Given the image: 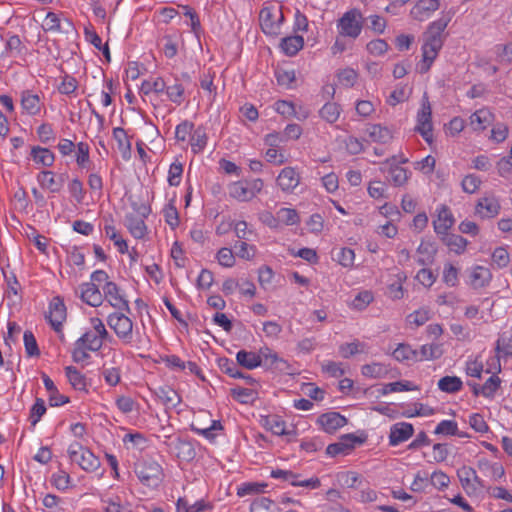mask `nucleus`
<instances>
[{"label": "nucleus", "mask_w": 512, "mask_h": 512, "mask_svg": "<svg viewBox=\"0 0 512 512\" xmlns=\"http://www.w3.org/2000/svg\"><path fill=\"white\" fill-rule=\"evenodd\" d=\"M67 452L70 460L85 471H95L100 466L99 459L79 442L71 443Z\"/></svg>", "instance_id": "obj_1"}, {"label": "nucleus", "mask_w": 512, "mask_h": 512, "mask_svg": "<svg viewBox=\"0 0 512 512\" xmlns=\"http://www.w3.org/2000/svg\"><path fill=\"white\" fill-rule=\"evenodd\" d=\"M362 19L363 16L359 10L352 9L347 11L338 20L337 27L339 34L356 39L362 31Z\"/></svg>", "instance_id": "obj_2"}, {"label": "nucleus", "mask_w": 512, "mask_h": 512, "mask_svg": "<svg viewBox=\"0 0 512 512\" xmlns=\"http://www.w3.org/2000/svg\"><path fill=\"white\" fill-rule=\"evenodd\" d=\"M163 445L170 454L182 461H191L196 456L192 443L180 437L165 436Z\"/></svg>", "instance_id": "obj_3"}, {"label": "nucleus", "mask_w": 512, "mask_h": 512, "mask_svg": "<svg viewBox=\"0 0 512 512\" xmlns=\"http://www.w3.org/2000/svg\"><path fill=\"white\" fill-rule=\"evenodd\" d=\"M107 323L124 343L132 342L133 322L128 316L121 312H114L108 316Z\"/></svg>", "instance_id": "obj_4"}, {"label": "nucleus", "mask_w": 512, "mask_h": 512, "mask_svg": "<svg viewBox=\"0 0 512 512\" xmlns=\"http://www.w3.org/2000/svg\"><path fill=\"white\" fill-rule=\"evenodd\" d=\"M415 130L421 134L427 143L433 141L432 109L426 94L423 97L421 108L417 113Z\"/></svg>", "instance_id": "obj_5"}, {"label": "nucleus", "mask_w": 512, "mask_h": 512, "mask_svg": "<svg viewBox=\"0 0 512 512\" xmlns=\"http://www.w3.org/2000/svg\"><path fill=\"white\" fill-rule=\"evenodd\" d=\"M135 473L144 485L157 486L161 481L162 467L153 460L143 461L136 465Z\"/></svg>", "instance_id": "obj_6"}, {"label": "nucleus", "mask_w": 512, "mask_h": 512, "mask_svg": "<svg viewBox=\"0 0 512 512\" xmlns=\"http://www.w3.org/2000/svg\"><path fill=\"white\" fill-rule=\"evenodd\" d=\"M282 20L283 14L280 8L264 7L260 11V26L262 31L267 35L279 34Z\"/></svg>", "instance_id": "obj_7"}, {"label": "nucleus", "mask_w": 512, "mask_h": 512, "mask_svg": "<svg viewBox=\"0 0 512 512\" xmlns=\"http://www.w3.org/2000/svg\"><path fill=\"white\" fill-rule=\"evenodd\" d=\"M442 37H436L425 33V40L422 46L423 61L419 66L420 73H426L442 47Z\"/></svg>", "instance_id": "obj_8"}, {"label": "nucleus", "mask_w": 512, "mask_h": 512, "mask_svg": "<svg viewBox=\"0 0 512 512\" xmlns=\"http://www.w3.org/2000/svg\"><path fill=\"white\" fill-rule=\"evenodd\" d=\"M149 212L150 209L143 205L138 209V214L130 213L125 216V226L133 237L141 239L147 233L144 218L148 216Z\"/></svg>", "instance_id": "obj_9"}, {"label": "nucleus", "mask_w": 512, "mask_h": 512, "mask_svg": "<svg viewBox=\"0 0 512 512\" xmlns=\"http://www.w3.org/2000/svg\"><path fill=\"white\" fill-rule=\"evenodd\" d=\"M460 483L468 495H477L483 488L484 482L477 476L476 471L471 467L463 466L457 472Z\"/></svg>", "instance_id": "obj_10"}, {"label": "nucleus", "mask_w": 512, "mask_h": 512, "mask_svg": "<svg viewBox=\"0 0 512 512\" xmlns=\"http://www.w3.org/2000/svg\"><path fill=\"white\" fill-rule=\"evenodd\" d=\"M364 440V438H360L354 434H345L340 437L337 443L329 444L326 448V453L332 457L339 454L346 455L353 450L357 444H362Z\"/></svg>", "instance_id": "obj_11"}, {"label": "nucleus", "mask_w": 512, "mask_h": 512, "mask_svg": "<svg viewBox=\"0 0 512 512\" xmlns=\"http://www.w3.org/2000/svg\"><path fill=\"white\" fill-rule=\"evenodd\" d=\"M260 366H265L270 369L277 370L279 372H287L289 364L286 360L280 358L278 354L272 351L268 347L261 348L259 350Z\"/></svg>", "instance_id": "obj_12"}, {"label": "nucleus", "mask_w": 512, "mask_h": 512, "mask_svg": "<svg viewBox=\"0 0 512 512\" xmlns=\"http://www.w3.org/2000/svg\"><path fill=\"white\" fill-rule=\"evenodd\" d=\"M103 292L109 304L119 310L130 312L128 301L120 294V289L114 282H106Z\"/></svg>", "instance_id": "obj_13"}, {"label": "nucleus", "mask_w": 512, "mask_h": 512, "mask_svg": "<svg viewBox=\"0 0 512 512\" xmlns=\"http://www.w3.org/2000/svg\"><path fill=\"white\" fill-rule=\"evenodd\" d=\"M454 222L455 220L450 209L446 205H441L437 209V218L433 221L434 231L441 237L448 233Z\"/></svg>", "instance_id": "obj_14"}, {"label": "nucleus", "mask_w": 512, "mask_h": 512, "mask_svg": "<svg viewBox=\"0 0 512 512\" xmlns=\"http://www.w3.org/2000/svg\"><path fill=\"white\" fill-rule=\"evenodd\" d=\"M48 319L54 330L59 332L66 319V307L60 297H55L51 301Z\"/></svg>", "instance_id": "obj_15"}, {"label": "nucleus", "mask_w": 512, "mask_h": 512, "mask_svg": "<svg viewBox=\"0 0 512 512\" xmlns=\"http://www.w3.org/2000/svg\"><path fill=\"white\" fill-rule=\"evenodd\" d=\"M414 433L413 425L407 422H399L391 426L389 443L396 446L408 440Z\"/></svg>", "instance_id": "obj_16"}, {"label": "nucleus", "mask_w": 512, "mask_h": 512, "mask_svg": "<svg viewBox=\"0 0 512 512\" xmlns=\"http://www.w3.org/2000/svg\"><path fill=\"white\" fill-rule=\"evenodd\" d=\"M475 211L481 218H493L500 211L499 201L493 196L480 198L476 204Z\"/></svg>", "instance_id": "obj_17"}, {"label": "nucleus", "mask_w": 512, "mask_h": 512, "mask_svg": "<svg viewBox=\"0 0 512 512\" xmlns=\"http://www.w3.org/2000/svg\"><path fill=\"white\" fill-rule=\"evenodd\" d=\"M300 182L299 174L292 167H285L277 177V184L284 192H292Z\"/></svg>", "instance_id": "obj_18"}, {"label": "nucleus", "mask_w": 512, "mask_h": 512, "mask_svg": "<svg viewBox=\"0 0 512 512\" xmlns=\"http://www.w3.org/2000/svg\"><path fill=\"white\" fill-rule=\"evenodd\" d=\"M80 289V298L86 304L92 307H98L103 302V296L95 283H83L79 287Z\"/></svg>", "instance_id": "obj_19"}, {"label": "nucleus", "mask_w": 512, "mask_h": 512, "mask_svg": "<svg viewBox=\"0 0 512 512\" xmlns=\"http://www.w3.org/2000/svg\"><path fill=\"white\" fill-rule=\"evenodd\" d=\"M319 424L328 432L333 433L347 423V419L337 412H328L318 418Z\"/></svg>", "instance_id": "obj_20"}, {"label": "nucleus", "mask_w": 512, "mask_h": 512, "mask_svg": "<svg viewBox=\"0 0 512 512\" xmlns=\"http://www.w3.org/2000/svg\"><path fill=\"white\" fill-rule=\"evenodd\" d=\"M365 133L372 142L380 144H387L393 138L391 130L380 124H368L365 128Z\"/></svg>", "instance_id": "obj_21"}, {"label": "nucleus", "mask_w": 512, "mask_h": 512, "mask_svg": "<svg viewBox=\"0 0 512 512\" xmlns=\"http://www.w3.org/2000/svg\"><path fill=\"white\" fill-rule=\"evenodd\" d=\"M439 8V0H420L411 9L414 19L423 21Z\"/></svg>", "instance_id": "obj_22"}, {"label": "nucleus", "mask_w": 512, "mask_h": 512, "mask_svg": "<svg viewBox=\"0 0 512 512\" xmlns=\"http://www.w3.org/2000/svg\"><path fill=\"white\" fill-rule=\"evenodd\" d=\"M65 175L61 174L58 178H55L53 172L42 171L38 175V181L43 188L49 189L52 193L59 192L63 186Z\"/></svg>", "instance_id": "obj_23"}, {"label": "nucleus", "mask_w": 512, "mask_h": 512, "mask_svg": "<svg viewBox=\"0 0 512 512\" xmlns=\"http://www.w3.org/2000/svg\"><path fill=\"white\" fill-rule=\"evenodd\" d=\"M155 395L168 408H175L181 402V397L169 386L158 387Z\"/></svg>", "instance_id": "obj_24"}, {"label": "nucleus", "mask_w": 512, "mask_h": 512, "mask_svg": "<svg viewBox=\"0 0 512 512\" xmlns=\"http://www.w3.org/2000/svg\"><path fill=\"white\" fill-rule=\"evenodd\" d=\"M64 24V26L61 25V20L55 13L49 12L45 17L42 26L46 31H63L65 33H69L73 30L72 23L69 20L65 19Z\"/></svg>", "instance_id": "obj_25"}, {"label": "nucleus", "mask_w": 512, "mask_h": 512, "mask_svg": "<svg viewBox=\"0 0 512 512\" xmlns=\"http://www.w3.org/2000/svg\"><path fill=\"white\" fill-rule=\"evenodd\" d=\"M493 116L487 109H480L470 116V125L474 130L482 131L492 122Z\"/></svg>", "instance_id": "obj_26"}, {"label": "nucleus", "mask_w": 512, "mask_h": 512, "mask_svg": "<svg viewBox=\"0 0 512 512\" xmlns=\"http://www.w3.org/2000/svg\"><path fill=\"white\" fill-rule=\"evenodd\" d=\"M228 193L230 197L241 202H246L253 199L252 193H250L246 181H236L231 183L228 187Z\"/></svg>", "instance_id": "obj_27"}, {"label": "nucleus", "mask_w": 512, "mask_h": 512, "mask_svg": "<svg viewBox=\"0 0 512 512\" xmlns=\"http://www.w3.org/2000/svg\"><path fill=\"white\" fill-rule=\"evenodd\" d=\"M454 14H455V11L452 9L447 12H443L441 17L438 20L432 22L429 25L426 33H428L429 35L436 36V37H442L441 35H442L443 31L446 29L449 22L452 20Z\"/></svg>", "instance_id": "obj_28"}, {"label": "nucleus", "mask_w": 512, "mask_h": 512, "mask_svg": "<svg viewBox=\"0 0 512 512\" xmlns=\"http://www.w3.org/2000/svg\"><path fill=\"white\" fill-rule=\"evenodd\" d=\"M304 39L302 36H289L281 40L280 48L287 56L296 55L303 48Z\"/></svg>", "instance_id": "obj_29"}, {"label": "nucleus", "mask_w": 512, "mask_h": 512, "mask_svg": "<svg viewBox=\"0 0 512 512\" xmlns=\"http://www.w3.org/2000/svg\"><path fill=\"white\" fill-rule=\"evenodd\" d=\"M441 241L456 254H461L465 251L467 240L460 235L446 233L440 237Z\"/></svg>", "instance_id": "obj_30"}, {"label": "nucleus", "mask_w": 512, "mask_h": 512, "mask_svg": "<svg viewBox=\"0 0 512 512\" xmlns=\"http://www.w3.org/2000/svg\"><path fill=\"white\" fill-rule=\"evenodd\" d=\"M65 374L72 387L79 391L87 390V382L85 376L74 366H67Z\"/></svg>", "instance_id": "obj_31"}, {"label": "nucleus", "mask_w": 512, "mask_h": 512, "mask_svg": "<svg viewBox=\"0 0 512 512\" xmlns=\"http://www.w3.org/2000/svg\"><path fill=\"white\" fill-rule=\"evenodd\" d=\"M491 279V273L489 269L476 266L473 268L470 274V284L474 288H482L486 286Z\"/></svg>", "instance_id": "obj_32"}, {"label": "nucleus", "mask_w": 512, "mask_h": 512, "mask_svg": "<svg viewBox=\"0 0 512 512\" xmlns=\"http://www.w3.org/2000/svg\"><path fill=\"white\" fill-rule=\"evenodd\" d=\"M262 425L275 435H288L289 431L285 429V422L276 415L266 416L262 419Z\"/></svg>", "instance_id": "obj_33"}, {"label": "nucleus", "mask_w": 512, "mask_h": 512, "mask_svg": "<svg viewBox=\"0 0 512 512\" xmlns=\"http://www.w3.org/2000/svg\"><path fill=\"white\" fill-rule=\"evenodd\" d=\"M236 360L237 364L249 370L255 369L260 366L259 353L240 350L236 354Z\"/></svg>", "instance_id": "obj_34"}, {"label": "nucleus", "mask_w": 512, "mask_h": 512, "mask_svg": "<svg viewBox=\"0 0 512 512\" xmlns=\"http://www.w3.org/2000/svg\"><path fill=\"white\" fill-rule=\"evenodd\" d=\"M390 181L394 186H403L407 183L410 172L396 164H391L389 168Z\"/></svg>", "instance_id": "obj_35"}, {"label": "nucleus", "mask_w": 512, "mask_h": 512, "mask_svg": "<svg viewBox=\"0 0 512 512\" xmlns=\"http://www.w3.org/2000/svg\"><path fill=\"white\" fill-rule=\"evenodd\" d=\"M21 105L30 115H35L40 111V99L38 95L26 91L22 94Z\"/></svg>", "instance_id": "obj_36"}, {"label": "nucleus", "mask_w": 512, "mask_h": 512, "mask_svg": "<svg viewBox=\"0 0 512 512\" xmlns=\"http://www.w3.org/2000/svg\"><path fill=\"white\" fill-rule=\"evenodd\" d=\"M418 351L413 350L409 345L407 344H399L397 348L393 351V357L399 361H418Z\"/></svg>", "instance_id": "obj_37"}, {"label": "nucleus", "mask_w": 512, "mask_h": 512, "mask_svg": "<svg viewBox=\"0 0 512 512\" xmlns=\"http://www.w3.org/2000/svg\"><path fill=\"white\" fill-rule=\"evenodd\" d=\"M340 113V106L334 102L326 103L319 111L320 117L331 124L338 120Z\"/></svg>", "instance_id": "obj_38"}, {"label": "nucleus", "mask_w": 512, "mask_h": 512, "mask_svg": "<svg viewBox=\"0 0 512 512\" xmlns=\"http://www.w3.org/2000/svg\"><path fill=\"white\" fill-rule=\"evenodd\" d=\"M207 144V134L203 127H197L190 139L192 151L196 154L201 152Z\"/></svg>", "instance_id": "obj_39"}, {"label": "nucleus", "mask_w": 512, "mask_h": 512, "mask_svg": "<svg viewBox=\"0 0 512 512\" xmlns=\"http://www.w3.org/2000/svg\"><path fill=\"white\" fill-rule=\"evenodd\" d=\"M462 381L457 376H445L438 381V388L446 393H455L461 390Z\"/></svg>", "instance_id": "obj_40"}, {"label": "nucleus", "mask_w": 512, "mask_h": 512, "mask_svg": "<svg viewBox=\"0 0 512 512\" xmlns=\"http://www.w3.org/2000/svg\"><path fill=\"white\" fill-rule=\"evenodd\" d=\"M366 344L359 340H354L350 343L340 345L339 352L343 358H350L351 356L365 352Z\"/></svg>", "instance_id": "obj_41"}, {"label": "nucleus", "mask_w": 512, "mask_h": 512, "mask_svg": "<svg viewBox=\"0 0 512 512\" xmlns=\"http://www.w3.org/2000/svg\"><path fill=\"white\" fill-rule=\"evenodd\" d=\"M103 340L104 338L88 331L84 333L77 341L90 351H98L103 345Z\"/></svg>", "instance_id": "obj_42"}, {"label": "nucleus", "mask_w": 512, "mask_h": 512, "mask_svg": "<svg viewBox=\"0 0 512 512\" xmlns=\"http://www.w3.org/2000/svg\"><path fill=\"white\" fill-rule=\"evenodd\" d=\"M362 375L370 378H383L387 375V368L381 363H372L363 365L361 368Z\"/></svg>", "instance_id": "obj_43"}, {"label": "nucleus", "mask_w": 512, "mask_h": 512, "mask_svg": "<svg viewBox=\"0 0 512 512\" xmlns=\"http://www.w3.org/2000/svg\"><path fill=\"white\" fill-rule=\"evenodd\" d=\"M418 361L421 360H429V359H437L441 357L443 354L442 348L439 344H426L423 345L418 351Z\"/></svg>", "instance_id": "obj_44"}, {"label": "nucleus", "mask_w": 512, "mask_h": 512, "mask_svg": "<svg viewBox=\"0 0 512 512\" xmlns=\"http://www.w3.org/2000/svg\"><path fill=\"white\" fill-rule=\"evenodd\" d=\"M32 157L36 163H40L43 166H51L54 162V155L47 148L34 147L32 149Z\"/></svg>", "instance_id": "obj_45"}, {"label": "nucleus", "mask_w": 512, "mask_h": 512, "mask_svg": "<svg viewBox=\"0 0 512 512\" xmlns=\"http://www.w3.org/2000/svg\"><path fill=\"white\" fill-rule=\"evenodd\" d=\"M492 50L496 55V61L500 63L512 62V42L508 44H497Z\"/></svg>", "instance_id": "obj_46"}, {"label": "nucleus", "mask_w": 512, "mask_h": 512, "mask_svg": "<svg viewBox=\"0 0 512 512\" xmlns=\"http://www.w3.org/2000/svg\"><path fill=\"white\" fill-rule=\"evenodd\" d=\"M500 385V379L497 376H491L480 388L473 387L474 393H481L485 397L492 396Z\"/></svg>", "instance_id": "obj_47"}, {"label": "nucleus", "mask_w": 512, "mask_h": 512, "mask_svg": "<svg viewBox=\"0 0 512 512\" xmlns=\"http://www.w3.org/2000/svg\"><path fill=\"white\" fill-rule=\"evenodd\" d=\"M165 88V81L161 77H158L154 81H143L140 90L143 94L148 95L151 92L162 93Z\"/></svg>", "instance_id": "obj_48"}, {"label": "nucleus", "mask_w": 512, "mask_h": 512, "mask_svg": "<svg viewBox=\"0 0 512 512\" xmlns=\"http://www.w3.org/2000/svg\"><path fill=\"white\" fill-rule=\"evenodd\" d=\"M231 395L241 403H252L256 398V392L252 389L236 387L231 389Z\"/></svg>", "instance_id": "obj_49"}, {"label": "nucleus", "mask_w": 512, "mask_h": 512, "mask_svg": "<svg viewBox=\"0 0 512 512\" xmlns=\"http://www.w3.org/2000/svg\"><path fill=\"white\" fill-rule=\"evenodd\" d=\"M219 367L222 372L228 374L233 378L244 377V374L239 371L237 363H234L232 360L228 358H220Z\"/></svg>", "instance_id": "obj_50"}, {"label": "nucleus", "mask_w": 512, "mask_h": 512, "mask_svg": "<svg viewBox=\"0 0 512 512\" xmlns=\"http://www.w3.org/2000/svg\"><path fill=\"white\" fill-rule=\"evenodd\" d=\"M430 487H434L438 490H443L448 487L450 478L447 474L442 471H435L429 477Z\"/></svg>", "instance_id": "obj_51"}, {"label": "nucleus", "mask_w": 512, "mask_h": 512, "mask_svg": "<svg viewBox=\"0 0 512 512\" xmlns=\"http://www.w3.org/2000/svg\"><path fill=\"white\" fill-rule=\"evenodd\" d=\"M455 433H458V426L453 420H442L434 430L436 435L454 436Z\"/></svg>", "instance_id": "obj_52"}, {"label": "nucleus", "mask_w": 512, "mask_h": 512, "mask_svg": "<svg viewBox=\"0 0 512 512\" xmlns=\"http://www.w3.org/2000/svg\"><path fill=\"white\" fill-rule=\"evenodd\" d=\"M277 219L286 225H294L299 222L296 210L290 208H281L277 212Z\"/></svg>", "instance_id": "obj_53"}, {"label": "nucleus", "mask_w": 512, "mask_h": 512, "mask_svg": "<svg viewBox=\"0 0 512 512\" xmlns=\"http://www.w3.org/2000/svg\"><path fill=\"white\" fill-rule=\"evenodd\" d=\"M24 346L28 356H38L40 354L36 339L31 331L24 332Z\"/></svg>", "instance_id": "obj_54"}, {"label": "nucleus", "mask_w": 512, "mask_h": 512, "mask_svg": "<svg viewBox=\"0 0 512 512\" xmlns=\"http://www.w3.org/2000/svg\"><path fill=\"white\" fill-rule=\"evenodd\" d=\"M337 76L340 84L345 87H352L358 78L357 72L352 68L341 70Z\"/></svg>", "instance_id": "obj_55"}, {"label": "nucleus", "mask_w": 512, "mask_h": 512, "mask_svg": "<svg viewBox=\"0 0 512 512\" xmlns=\"http://www.w3.org/2000/svg\"><path fill=\"white\" fill-rule=\"evenodd\" d=\"M45 412V403L42 399L38 398L30 411L29 420L31 424L35 426L40 421L41 417L45 414Z\"/></svg>", "instance_id": "obj_56"}, {"label": "nucleus", "mask_w": 512, "mask_h": 512, "mask_svg": "<svg viewBox=\"0 0 512 512\" xmlns=\"http://www.w3.org/2000/svg\"><path fill=\"white\" fill-rule=\"evenodd\" d=\"M373 300V295L370 291H362L352 301V307L357 310L365 309Z\"/></svg>", "instance_id": "obj_57"}, {"label": "nucleus", "mask_w": 512, "mask_h": 512, "mask_svg": "<svg viewBox=\"0 0 512 512\" xmlns=\"http://www.w3.org/2000/svg\"><path fill=\"white\" fill-rule=\"evenodd\" d=\"M429 487H430L429 476L427 474L422 476L420 473H418L415 476L414 481L411 483L410 489L413 492L422 493V492H428Z\"/></svg>", "instance_id": "obj_58"}, {"label": "nucleus", "mask_w": 512, "mask_h": 512, "mask_svg": "<svg viewBox=\"0 0 512 512\" xmlns=\"http://www.w3.org/2000/svg\"><path fill=\"white\" fill-rule=\"evenodd\" d=\"M481 184V180L474 174H469L462 180L461 186L464 192L472 194L476 192Z\"/></svg>", "instance_id": "obj_59"}, {"label": "nucleus", "mask_w": 512, "mask_h": 512, "mask_svg": "<svg viewBox=\"0 0 512 512\" xmlns=\"http://www.w3.org/2000/svg\"><path fill=\"white\" fill-rule=\"evenodd\" d=\"M217 260L224 267H232L235 264V257L230 248L223 247L217 253Z\"/></svg>", "instance_id": "obj_60"}, {"label": "nucleus", "mask_w": 512, "mask_h": 512, "mask_svg": "<svg viewBox=\"0 0 512 512\" xmlns=\"http://www.w3.org/2000/svg\"><path fill=\"white\" fill-rule=\"evenodd\" d=\"M468 423L470 427L478 433H486L489 430V427L486 421L484 420V417L478 413L472 414L469 417Z\"/></svg>", "instance_id": "obj_61"}, {"label": "nucleus", "mask_w": 512, "mask_h": 512, "mask_svg": "<svg viewBox=\"0 0 512 512\" xmlns=\"http://www.w3.org/2000/svg\"><path fill=\"white\" fill-rule=\"evenodd\" d=\"M443 281L451 287L456 286L458 282V269L452 264H446L443 270Z\"/></svg>", "instance_id": "obj_62"}, {"label": "nucleus", "mask_w": 512, "mask_h": 512, "mask_svg": "<svg viewBox=\"0 0 512 512\" xmlns=\"http://www.w3.org/2000/svg\"><path fill=\"white\" fill-rule=\"evenodd\" d=\"M88 349L80 342L76 341L72 350V359L76 363H83L90 358Z\"/></svg>", "instance_id": "obj_63"}, {"label": "nucleus", "mask_w": 512, "mask_h": 512, "mask_svg": "<svg viewBox=\"0 0 512 512\" xmlns=\"http://www.w3.org/2000/svg\"><path fill=\"white\" fill-rule=\"evenodd\" d=\"M497 350L506 356H512V336L502 334L497 340Z\"/></svg>", "instance_id": "obj_64"}]
</instances>
